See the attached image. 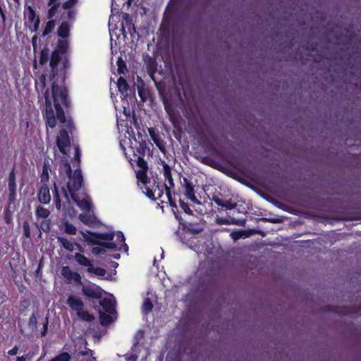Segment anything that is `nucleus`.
<instances>
[{"label": "nucleus", "mask_w": 361, "mask_h": 361, "mask_svg": "<svg viewBox=\"0 0 361 361\" xmlns=\"http://www.w3.org/2000/svg\"><path fill=\"white\" fill-rule=\"evenodd\" d=\"M49 59V52L47 49H43L41 51V56L39 59V63L43 65L46 63Z\"/></svg>", "instance_id": "nucleus-35"}, {"label": "nucleus", "mask_w": 361, "mask_h": 361, "mask_svg": "<svg viewBox=\"0 0 361 361\" xmlns=\"http://www.w3.org/2000/svg\"><path fill=\"white\" fill-rule=\"evenodd\" d=\"M54 199L55 200L56 209H61V201L59 199V191H58L56 183H54Z\"/></svg>", "instance_id": "nucleus-33"}, {"label": "nucleus", "mask_w": 361, "mask_h": 361, "mask_svg": "<svg viewBox=\"0 0 361 361\" xmlns=\"http://www.w3.org/2000/svg\"><path fill=\"white\" fill-rule=\"evenodd\" d=\"M99 305L103 309V311L99 312L100 323L103 326H106L114 320V315L116 313L115 300L112 295H109L101 300Z\"/></svg>", "instance_id": "nucleus-4"}, {"label": "nucleus", "mask_w": 361, "mask_h": 361, "mask_svg": "<svg viewBox=\"0 0 361 361\" xmlns=\"http://www.w3.org/2000/svg\"><path fill=\"white\" fill-rule=\"evenodd\" d=\"M139 169L136 172L138 185H140L141 183H146L148 180L146 172L148 169L147 162L141 157H138L137 161Z\"/></svg>", "instance_id": "nucleus-10"}, {"label": "nucleus", "mask_w": 361, "mask_h": 361, "mask_svg": "<svg viewBox=\"0 0 361 361\" xmlns=\"http://www.w3.org/2000/svg\"><path fill=\"white\" fill-rule=\"evenodd\" d=\"M75 158L79 159L80 152H79V148L78 146L75 147Z\"/></svg>", "instance_id": "nucleus-50"}, {"label": "nucleus", "mask_w": 361, "mask_h": 361, "mask_svg": "<svg viewBox=\"0 0 361 361\" xmlns=\"http://www.w3.org/2000/svg\"><path fill=\"white\" fill-rule=\"evenodd\" d=\"M82 291L88 298H100L102 296V290L94 283L83 285Z\"/></svg>", "instance_id": "nucleus-9"}, {"label": "nucleus", "mask_w": 361, "mask_h": 361, "mask_svg": "<svg viewBox=\"0 0 361 361\" xmlns=\"http://www.w3.org/2000/svg\"><path fill=\"white\" fill-rule=\"evenodd\" d=\"M142 186H140L143 192L151 200L160 199L163 194V189L157 185L155 183H151L150 180H147L146 183H141Z\"/></svg>", "instance_id": "nucleus-5"}, {"label": "nucleus", "mask_w": 361, "mask_h": 361, "mask_svg": "<svg viewBox=\"0 0 361 361\" xmlns=\"http://www.w3.org/2000/svg\"><path fill=\"white\" fill-rule=\"evenodd\" d=\"M45 82H46L45 76H44V75H42L39 78V80L37 82L36 87L38 88L39 86H41L42 90L44 89Z\"/></svg>", "instance_id": "nucleus-40"}, {"label": "nucleus", "mask_w": 361, "mask_h": 361, "mask_svg": "<svg viewBox=\"0 0 361 361\" xmlns=\"http://www.w3.org/2000/svg\"><path fill=\"white\" fill-rule=\"evenodd\" d=\"M8 189L10 191V197H14L16 192V174L14 171H11L8 177Z\"/></svg>", "instance_id": "nucleus-18"}, {"label": "nucleus", "mask_w": 361, "mask_h": 361, "mask_svg": "<svg viewBox=\"0 0 361 361\" xmlns=\"http://www.w3.org/2000/svg\"><path fill=\"white\" fill-rule=\"evenodd\" d=\"M75 259L79 264L87 267V269H89L92 264L89 259L80 253L75 254Z\"/></svg>", "instance_id": "nucleus-20"}, {"label": "nucleus", "mask_w": 361, "mask_h": 361, "mask_svg": "<svg viewBox=\"0 0 361 361\" xmlns=\"http://www.w3.org/2000/svg\"><path fill=\"white\" fill-rule=\"evenodd\" d=\"M26 357H27V355L22 356V357H18L17 358V361H25L26 360Z\"/></svg>", "instance_id": "nucleus-51"}, {"label": "nucleus", "mask_w": 361, "mask_h": 361, "mask_svg": "<svg viewBox=\"0 0 361 361\" xmlns=\"http://www.w3.org/2000/svg\"><path fill=\"white\" fill-rule=\"evenodd\" d=\"M114 257L116 258V259H119L120 255L119 254H116V255H114Z\"/></svg>", "instance_id": "nucleus-53"}, {"label": "nucleus", "mask_w": 361, "mask_h": 361, "mask_svg": "<svg viewBox=\"0 0 361 361\" xmlns=\"http://www.w3.org/2000/svg\"><path fill=\"white\" fill-rule=\"evenodd\" d=\"M85 241L92 244L98 245V246L92 247V252L94 255H97L104 254L106 249L120 250L122 247L127 252L128 247L125 243L123 234L118 231L117 233H86L80 231Z\"/></svg>", "instance_id": "nucleus-2"}, {"label": "nucleus", "mask_w": 361, "mask_h": 361, "mask_svg": "<svg viewBox=\"0 0 361 361\" xmlns=\"http://www.w3.org/2000/svg\"><path fill=\"white\" fill-rule=\"evenodd\" d=\"M78 316L82 320L85 321H92L94 317L86 310H84V307L81 308L80 311L77 312Z\"/></svg>", "instance_id": "nucleus-28"}, {"label": "nucleus", "mask_w": 361, "mask_h": 361, "mask_svg": "<svg viewBox=\"0 0 361 361\" xmlns=\"http://www.w3.org/2000/svg\"><path fill=\"white\" fill-rule=\"evenodd\" d=\"M67 304L76 312L84 307L82 301L77 296L70 295L67 299Z\"/></svg>", "instance_id": "nucleus-15"}, {"label": "nucleus", "mask_w": 361, "mask_h": 361, "mask_svg": "<svg viewBox=\"0 0 361 361\" xmlns=\"http://www.w3.org/2000/svg\"><path fill=\"white\" fill-rule=\"evenodd\" d=\"M216 203L222 207H225L228 209H234L236 206V204L235 203H232L230 201H226L225 202H221L220 200H217L216 201Z\"/></svg>", "instance_id": "nucleus-34"}, {"label": "nucleus", "mask_w": 361, "mask_h": 361, "mask_svg": "<svg viewBox=\"0 0 361 361\" xmlns=\"http://www.w3.org/2000/svg\"><path fill=\"white\" fill-rule=\"evenodd\" d=\"M38 200L42 204H48L51 200L49 189L47 185H42L37 194Z\"/></svg>", "instance_id": "nucleus-14"}, {"label": "nucleus", "mask_w": 361, "mask_h": 361, "mask_svg": "<svg viewBox=\"0 0 361 361\" xmlns=\"http://www.w3.org/2000/svg\"><path fill=\"white\" fill-rule=\"evenodd\" d=\"M36 215L39 218L47 219L50 215V212L46 208L38 206L36 208Z\"/></svg>", "instance_id": "nucleus-25"}, {"label": "nucleus", "mask_w": 361, "mask_h": 361, "mask_svg": "<svg viewBox=\"0 0 361 361\" xmlns=\"http://www.w3.org/2000/svg\"><path fill=\"white\" fill-rule=\"evenodd\" d=\"M328 311L337 313L341 316L357 317L361 316V307H329Z\"/></svg>", "instance_id": "nucleus-7"}, {"label": "nucleus", "mask_w": 361, "mask_h": 361, "mask_svg": "<svg viewBox=\"0 0 361 361\" xmlns=\"http://www.w3.org/2000/svg\"><path fill=\"white\" fill-rule=\"evenodd\" d=\"M25 24L32 32L37 30L39 25V18L30 6H26L24 10Z\"/></svg>", "instance_id": "nucleus-6"}, {"label": "nucleus", "mask_w": 361, "mask_h": 361, "mask_svg": "<svg viewBox=\"0 0 361 361\" xmlns=\"http://www.w3.org/2000/svg\"><path fill=\"white\" fill-rule=\"evenodd\" d=\"M56 143L60 152L63 154H67L70 147V138L66 130L62 129L60 130Z\"/></svg>", "instance_id": "nucleus-8"}, {"label": "nucleus", "mask_w": 361, "mask_h": 361, "mask_svg": "<svg viewBox=\"0 0 361 361\" xmlns=\"http://www.w3.org/2000/svg\"><path fill=\"white\" fill-rule=\"evenodd\" d=\"M18 347L15 346L11 350L8 351V354L11 356L16 355L18 353Z\"/></svg>", "instance_id": "nucleus-47"}, {"label": "nucleus", "mask_w": 361, "mask_h": 361, "mask_svg": "<svg viewBox=\"0 0 361 361\" xmlns=\"http://www.w3.org/2000/svg\"><path fill=\"white\" fill-rule=\"evenodd\" d=\"M118 71L119 73H124V72L126 71V65L124 64V62L121 60H118Z\"/></svg>", "instance_id": "nucleus-42"}, {"label": "nucleus", "mask_w": 361, "mask_h": 361, "mask_svg": "<svg viewBox=\"0 0 361 361\" xmlns=\"http://www.w3.org/2000/svg\"><path fill=\"white\" fill-rule=\"evenodd\" d=\"M75 16V12L73 10H70L67 13V18L69 20H73Z\"/></svg>", "instance_id": "nucleus-46"}, {"label": "nucleus", "mask_w": 361, "mask_h": 361, "mask_svg": "<svg viewBox=\"0 0 361 361\" xmlns=\"http://www.w3.org/2000/svg\"><path fill=\"white\" fill-rule=\"evenodd\" d=\"M161 250V259H162L164 257V250L162 249Z\"/></svg>", "instance_id": "nucleus-54"}, {"label": "nucleus", "mask_w": 361, "mask_h": 361, "mask_svg": "<svg viewBox=\"0 0 361 361\" xmlns=\"http://www.w3.org/2000/svg\"><path fill=\"white\" fill-rule=\"evenodd\" d=\"M148 130L152 140L159 148H161L160 145L161 140L157 131L154 128H149Z\"/></svg>", "instance_id": "nucleus-24"}, {"label": "nucleus", "mask_w": 361, "mask_h": 361, "mask_svg": "<svg viewBox=\"0 0 361 361\" xmlns=\"http://www.w3.org/2000/svg\"><path fill=\"white\" fill-rule=\"evenodd\" d=\"M163 173H164V178L165 179L169 178V177H171V169L170 167L166 164H164L163 165Z\"/></svg>", "instance_id": "nucleus-39"}, {"label": "nucleus", "mask_w": 361, "mask_h": 361, "mask_svg": "<svg viewBox=\"0 0 361 361\" xmlns=\"http://www.w3.org/2000/svg\"><path fill=\"white\" fill-rule=\"evenodd\" d=\"M183 185L185 188V195L187 197L188 199L191 200L192 202L199 203V201L197 200L195 195V190L193 188V185L191 184V183L189 182V180L186 178H183Z\"/></svg>", "instance_id": "nucleus-12"}, {"label": "nucleus", "mask_w": 361, "mask_h": 361, "mask_svg": "<svg viewBox=\"0 0 361 361\" xmlns=\"http://www.w3.org/2000/svg\"><path fill=\"white\" fill-rule=\"evenodd\" d=\"M117 86L119 92L125 95L127 94L128 89V85L126 80L123 78L122 77H120L117 82Z\"/></svg>", "instance_id": "nucleus-22"}, {"label": "nucleus", "mask_w": 361, "mask_h": 361, "mask_svg": "<svg viewBox=\"0 0 361 361\" xmlns=\"http://www.w3.org/2000/svg\"><path fill=\"white\" fill-rule=\"evenodd\" d=\"M15 2H18V0H14Z\"/></svg>", "instance_id": "nucleus-57"}, {"label": "nucleus", "mask_w": 361, "mask_h": 361, "mask_svg": "<svg viewBox=\"0 0 361 361\" xmlns=\"http://www.w3.org/2000/svg\"><path fill=\"white\" fill-rule=\"evenodd\" d=\"M40 228L44 231V232H47L49 231V221L47 220V221H43L42 222H41L40 224Z\"/></svg>", "instance_id": "nucleus-43"}, {"label": "nucleus", "mask_w": 361, "mask_h": 361, "mask_svg": "<svg viewBox=\"0 0 361 361\" xmlns=\"http://www.w3.org/2000/svg\"><path fill=\"white\" fill-rule=\"evenodd\" d=\"M57 240L67 251H73L75 246H77L79 250L81 251V247L78 244L73 243L71 240L66 238L59 236L57 237Z\"/></svg>", "instance_id": "nucleus-16"}, {"label": "nucleus", "mask_w": 361, "mask_h": 361, "mask_svg": "<svg viewBox=\"0 0 361 361\" xmlns=\"http://www.w3.org/2000/svg\"><path fill=\"white\" fill-rule=\"evenodd\" d=\"M71 356L68 353H63L51 359L50 361H70Z\"/></svg>", "instance_id": "nucleus-32"}, {"label": "nucleus", "mask_w": 361, "mask_h": 361, "mask_svg": "<svg viewBox=\"0 0 361 361\" xmlns=\"http://www.w3.org/2000/svg\"><path fill=\"white\" fill-rule=\"evenodd\" d=\"M78 3V0H68L63 4L64 10H70Z\"/></svg>", "instance_id": "nucleus-36"}, {"label": "nucleus", "mask_w": 361, "mask_h": 361, "mask_svg": "<svg viewBox=\"0 0 361 361\" xmlns=\"http://www.w3.org/2000/svg\"><path fill=\"white\" fill-rule=\"evenodd\" d=\"M59 0H50L49 5L51 6L48 11V18L51 19L56 13L57 8L59 5Z\"/></svg>", "instance_id": "nucleus-21"}, {"label": "nucleus", "mask_w": 361, "mask_h": 361, "mask_svg": "<svg viewBox=\"0 0 361 361\" xmlns=\"http://www.w3.org/2000/svg\"><path fill=\"white\" fill-rule=\"evenodd\" d=\"M50 171L49 166L48 164L44 163L43 166L42 172L40 176L41 182L44 183V185L49 181V171Z\"/></svg>", "instance_id": "nucleus-23"}, {"label": "nucleus", "mask_w": 361, "mask_h": 361, "mask_svg": "<svg viewBox=\"0 0 361 361\" xmlns=\"http://www.w3.org/2000/svg\"><path fill=\"white\" fill-rule=\"evenodd\" d=\"M37 41V35L33 36L32 38V46L34 48H35V47H36Z\"/></svg>", "instance_id": "nucleus-49"}, {"label": "nucleus", "mask_w": 361, "mask_h": 361, "mask_svg": "<svg viewBox=\"0 0 361 361\" xmlns=\"http://www.w3.org/2000/svg\"><path fill=\"white\" fill-rule=\"evenodd\" d=\"M79 219L85 225H90L94 223V217L90 214H81L79 215Z\"/></svg>", "instance_id": "nucleus-27"}, {"label": "nucleus", "mask_w": 361, "mask_h": 361, "mask_svg": "<svg viewBox=\"0 0 361 361\" xmlns=\"http://www.w3.org/2000/svg\"><path fill=\"white\" fill-rule=\"evenodd\" d=\"M55 25H56V23H55V20H49L47 23L45 28H44V31L42 32V36L45 37L48 34L51 33L54 30V29L55 27Z\"/></svg>", "instance_id": "nucleus-29"}, {"label": "nucleus", "mask_w": 361, "mask_h": 361, "mask_svg": "<svg viewBox=\"0 0 361 361\" xmlns=\"http://www.w3.org/2000/svg\"><path fill=\"white\" fill-rule=\"evenodd\" d=\"M59 48L62 50V51H65L67 46H68V44H67V42L65 41V40H61L59 42Z\"/></svg>", "instance_id": "nucleus-45"}, {"label": "nucleus", "mask_w": 361, "mask_h": 361, "mask_svg": "<svg viewBox=\"0 0 361 361\" xmlns=\"http://www.w3.org/2000/svg\"><path fill=\"white\" fill-rule=\"evenodd\" d=\"M71 181L67 182L66 189L62 188L63 196L67 201H69V196L76 202L80 209L85 213L90 212L92 209L90 199L88 195L85 192L78 193L82 183V176L80 170H75V175Z\"/></svg>", "instance_id": "nucleus-3"}, {"label": "nucleus", "mask_w": 361, "mask_h": 361, "mask_svg": "<svg viewBox=\"0 0 361 361\" xmlns=\"http://www.w3.org/2000/svg\"><path fill=\"white\" fill-rule=\"evenodd\" d=\"M87 271L99 276H104L106 274L105 269L100 267H94L92 264L89 269H87Z\"/></svg>", "instance_id": "nucleus-30"}, {"label": "nucleus", "mask_w": 361, "mask_h": 361, "mask_svg": "<svg viewBox=\"0 0 361 361\" xmlns=\"http://www.w3.org/2000/svg\"><path fill=\"white\" fill-rule=\"evenodd\" d=\"M180 207L184 210L185 213L189 214H192V211L190 209V207L186 203L180 202Z\"/></svg>", "instance_id": "nucleus-44"}, {"label": "nucleus", "mask_w": 361, "mask_h": 361, "mask_svg": "<svg viewBox=\"0 0 361 361\" xmlns=\"http://www.w3.org/2000/svg\"><path fill=\"white\" fill-rule=\"evenodd\" d=\"M82 343L86 344V342L84 341L82 339Z\"/></svg>", "instance_id": "nucleus-56"}, {"label": "nucleus", "mask_w": 361, "mask_h": 361, "mask_svg": "<svg viewBox=\"0 0 361 361\" xmlns=\"http://www.w3.org/2000/svg\"><path fill=\"white\" fill-rule=\"evenodd\" d=\"M90 355V360H88L87 361H94L95 358L94 357H92V351L90 350H87L85 351H79L78 353V355H81V356H85V355Z\"/></svg>", "instance_id": "nucleus-41"}, {"label": "nucleus", "mask_w": 361, "mask_h": 361, "mask_svg": "<svg viewBox=\"0 0 361 361\" xmlns=\"http://www.w3.org/2000/svg\"><path fill=\"white\" fill-rule=\"evenodd\" d=\"M217 223L219 224H230L228 220L224 219H219L217 221Z\"/></svg>", "instance_id": "nucleus-48"}, {"label": "nucleus", "mask_w": 361, "mask_h": 361, "mask_svg": "<svg viewBox=\"0 0 361 361\" xmlns=\"http://www.w3.org/2000/svg\"><path fill=\"white\" fill-rule=\"evenodd\" d=\"M137 360V357L136 356H131L130 357V360L132 361H136Z\"/></svg>", "instance_id": "nucleus-52"}, {"label": "nucleus", "mask_w": 361, "mask_h": 361, "mask_svg": "<svg viewBox=\"0 0 361 361\" xmlns=\"http://www.w3.org/2000/svg\"><path fill=\"white\" fill-rule=\"evenodd\" d=\"M165 180L167 182L164 184V186L166 190V196L168 200L170 202V204H173L174 202L172 200V196H171V191H170V188H173V186H174L172 176L169 177Z\"/></svg>", "instance_id": "nucleus-19"}, {"label": "nucleus", "mask_w": 361, "mask_h": 361, "mask_svg": "<svg viewBox=\"0 0 361 361\" xmlns=\"http://www.w3.org/2000/svg\"><path fill=\"white\" fill-rule=\"evenodd\" d=\"M61 274L68 283L73 282L81 283L80 275L75 271H73L68 266L63 267Z\"/></svg>", "instance_id": "nucleus-11"}, {"label": "nucleus", "mask_w": 361, "mask_h": 361, "mask_svg": "<svg viewBox=\"0 0 361 361\" xmlns=\"http://www.w3.org/2000/svg\"><path fill=\"white\" fill-rule=\"evenodd\" d=\"M152 304L149 299L147 298L144 300V302L142 304V311L144 313L147 314L149 313L152 309Z\"/></svg>", "instance_id": "nucleus-31"}, {"label": "nucleus", "mask_w": 361, "mask_h": 361, "mask_svg": "<svg viewBox=\"0 0 361 361\" xmlns=\"http://www.w3.org/2000/svg\"><path fill=\"white\" fill-rule=\"evenodd\" d=\"M123 16H125V18H128V14H124Z\"/></svg>", "instance_id": "nucleus-55"}, {"label": "nucleus", "mask_w": 361, "mask_h": 361, "mask_svg": "<svg viewBox=\"0 0 361 361\" xmlns=\"http://www.w3.org/2000/svg\"><path fill=\"white\" fill-rule=\"evenodd\" d=\"M59 175L63 178H68V182L71 181V183L73 184L72 179L75 175V173H73V176H71V168L70 164L67 162L66 160L63 161L60 165Z\"/></svg>", "instance_id": "nucleus-13"}, {"label": "nucleus", "mask_w": 361, "mask_h": 361, "mask_svg": "<svg viewBox=\"0 0 361 361\" xmlns=\"http://www.w3.org/2000/svg\"><path fill=\"white\" fill-rule=\"evenodd\" d=\"M244 234V231H233L230 234V235L233 240H237L241 238Z\"/></svg>", "instance_id": "nucleus-38"}, {"label": "nucleus", "mask_w": 361, "mask_h": 361, "mask_svg": "<svg viewBox=\"0 0 361 361\" xmlns=\"http://www.w3.org/2000/svg\"><path fill=\"white\" fill-rule=\"evenodd\" d=\"M23 233L26 238L30 237V225L27 221H25L23 224Z\"/></svg>", "instance_id": "nucleus-37"}, {"label": "nucleus", "mask_w": 361, "mask_h": 361, "mask_svg": "<svg viewBox=\"0 0 361 361\" xmlns=\"http://www.w3.org/2000/svg\"><path fill=\"white\" fill-rule=\"evenodd\" d=\"M71 25L68 22H62L58 28L57 33L59 37L66 39L69 36Z\"/></svg>", "instance_id": "nucleus-17"}, {"label": "nucleus", "mask_w": 361, "mask_h": 361, "mask_svg": "<svg viewBox=\"0 0 361 361\" xmlns=\"http://www.w3.org/2000/svg\"><path fill=\"white\" fill-rule=\"evenodd\" d=\"M61 59L59 51L56 50L52 52L50 59V66L54 73L51 80V90H46L44 97L46 101L44 117L47 120V124L51 128L56 126V118L52 103H54L56 114L58 120L63 124V127H66L71 130L73 123L71 120H66L62 106L68 105L67 90L64 86V80L63 78L55 79L54 71L59 61Z\"/></svg>", "instance_id": "nucleus-1"}, {"label": "nucleus", "mask_w": 361, "mask_h": 361, "mask_svg": "<svg viewBox=\"0 0 361 361\" xmlns=\"http://www.w3.org/2000/svg\"><path fill=\"white\" fill-rule=\"evenodd\" d=\"M63 229L64 232L68 235H75L77 232L76 227L67 221L64 222Z\"/></svg>", "instance_id": "nucleus-26"}]
</instances>
